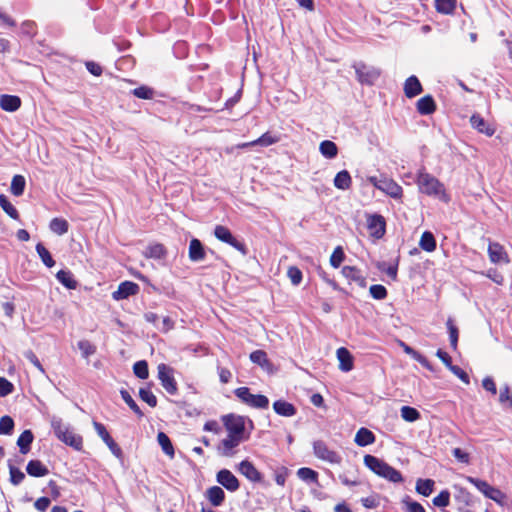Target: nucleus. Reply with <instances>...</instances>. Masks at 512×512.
Returning <instances> with one entry per match:
<instances>
[{"label": "nucleus", "mask_w": 512, "mask_h": 512, "mask_svg": "<svg viewBox=\"0 0 512 512\" xmlns=\"http://www.w3.org/2000/svg\"><path fill=\"white\" fill-rule=\"evenodd\" d=\"M363 462L368 469L379 477L393 483H400L403 481V476L400 471L396 470L394 467L376 456L367 454L364 456Z\"/></svg>", "instance_id": "obj_1"}, {"label": "nucleus", "mask_w": 512, "mask_h": 512, "mask_svg": "<svg viewBox=\"0 0 512 512\" xmlns=\"http://www.w3.org/2000/svg\"><path fill=\"white\" fill-rule=\"evenodd\" d=\"M51 427L55 436L66 445L80 451L83 447V439L74 433L69 425L65 424L60 417L51 418Z\"/></svg>", "instance_id": "obj_2"}, {"label": "nucleus", "mask_w": 512, "mask_h": 512, "mask_svg": "<svg viewBox=\"0 0 512 512\" xmlns=\"http://www.w3.org/2000/svg\"><path fill=\"white\" fill-rule=\"evenodd\" d=\"M417 184L420 191L429 196L442 198L445 196L443 184L431 174L420 171L417 177Z\"/></svg>", "instance_id": "obj_3"}, {"label": "nucleus", "mask_w": 512, "mask_h": 512, "mask_svg": "<svg viewBox=\"0 0 512 512\" xmlns=\"http://www.w3.org/2000/svg\"><path fill=\"white\" fill-rule=\"evenodd\" d=\"M243 403L256 409H266L269 406V399L265 395H254L248 387H239L234 391Z\"/></svg>", "instance_id": "obj_4"}, {"label": "nucleus", "mask_w": 512, "mask_h": 512, "mask_svg": "<svg viewBox=\"0 0 512 512\" xmlns=\"http://www.w3.org/2000/svg\"><path fill=\"white\" fill-rule=\"evenodd\" d=\"M355 69L357 80L361 84L373 85L381 75L380 69L366 65L363 62H357L353 65Z\"/></svg>", "instance_id": "obj_5"}, {"label": "nucleus", "mask_w": 512, "mask_h": 512, "mask_svg": "<svg viewBox=\"0 0 512 512\" xmlns=\"http://www.w3.org/2000/svg\"><path fill=\"white\" fill-rule=\"evenodd\" d=\"M214 236L219 241L224 242V243L229 244L230 246L234 247L243 256H246L248 254V249H247L245 243L237 240L227 227H225L223 225H217L214 228Z\"/></svg>", "instance_id": "obj_6"}, {"label": "nucleus", "mask_w": 512, "mask_h": 512, "mask_svg": "<svg viewBox=\"0 0 512 512\" xmlns=\"http://www.w3.org/2000/svg\"><path fill=\"white\" fill-rule=\"evenodd\" d=\"M158 379L161 382L162 387L170 395H175L178 391L177 383L174 378V370L170 366L161 363L157 367Z\"/></svg>", "instance_id": "obj_7"}, {"label": "nucleus", "mask_w": 512, "mask_h": 512, "mask_svg": "<svg viewBox=\"0 0 512 512\" xmlns=\"http://www.w3.org/2000/svg\"><path fill=\"white\" fill-rule=\"evenodd\" d=\"M313 453L318 459L331 464H340L342 461L340 454L329 449L327 444L322 440H316L313 442Z\"/></svg>", "instance_id": "obj_8"}, {"label": "nucleus", "mask_w": 512, "mask_h": 512, "mask_svg": "<svg viewBox=\"0 0 512 512\" xmlns=\"http://www.w3.org/2000/svg\"><path fill=\"white\" fill-rule=\"evenodd\" d=\"M223 421L228 435L244 440L245 418L243 416L229 414L223 418Z\"/></svg>", "instance_id": "obj_9"}, {"label": "nucleus", "mask_w": 512, "mask_h": 512, "mask_svg": "<svg viewBox=\"0 0 512 512\" xmlns=\"http://www.w3.org/2000/svg\"><path fill=\"white\" fill-rule=\"evenodd\" d=\"M467 481L473 484L480 492L485 495V497L495 502L501 501L503 493L499 489L491 486L488 482L471 476L467 477Z\"/></svg>", "instance_id": "obj_10"}, {"label": "nucleus", "mask_w": 512, "mask_h": 512, "mask_svg": "<svg viewBox=\"0 0 512 512\" xmlns=\"http://www.w3.org/2000/svg\"><path fill=\"white\" fill-rule=\"evenodd\" d=\"M367 223L371 236L377 239H380L384 236L386 232V222L382 215L374 214L369 216Z\"/></svg>", "instance_id": "obj_11"}, {"label": "nucleus", "mask_w": 512, "mask_h": 512, "mask_svg": "<svg viewBox=\"0 0 512 512\" xmlns=\"http://www.w3.org/2000/svg\"><path fill=\"white\" fill-rule=\"evenodd\" d=\"M243 441L240 437L230 436L223 439L217 447L218 454L223 457H232L235 455V448Z\"/></svg>", "instance_id": "obj_12"}, {"label": "nucleus", "mask_w": 512, "mask_h": 512, "mask_svg": "<svg viewBox=\"0 0 512 512\" xmlns=\"http://www.w3.org/2000/svg\"><path fill=\"white\" fill-rule=\"evenodd\" d=\"M379 190L394 199H401L403 196L402 187L391 178L381 177Z\"/></svg>", "instance_id": "obj_13"}, {"label": "nucleus", "mask_w": 512, "mask_h": 512, "mask_svg": "<svg viewBox=\"0 0 512 512\" xmlns=\"http://www.w3.org/2000/svg\"><path fill=\"white\" fill-rule=\"evenodd\" d=\"M139 290L138 284L132 281H124L121 282L118 289L112 293V298L117 301L127 299L130 296L138 294Z\"/></svg>", "instance_id": "obj_14"}, {"label": "nucleus", "mask_w": 512, "mask_h": 512, "mask_svg": "<svg viewBox=\"0 0 512 512\" xmlns=\"http://www.w3.org/2000/svg\"><path fill=\"white\" fill-rule=\"evenodd\" d=\"M217 482L225 487L228 491L234 492L239 489L240 483L235 475L227 470L222 469L217 473Z\"/></svg>", "instance_id": "obj_15"}, {"label": "nucleus", "mask_w": 512, "mask_h": 512, "mask_svg": "<svg viewBox=\"0 0 512 512\" xmlns=\"http://www.w3.org/2000/svg\"><path fill=\"white\" fill-rule=\"evenodd\" d=\"M488 255L492 263H509V257L504 247L498 242H489Z\"/></svg>", "instance_id": "obj_16"}, {"label": "nucleus", "mask_w": 512, "mask_h": 512, "mask_svg": "<svg viewBox=\"0 0 512 512\" xmlns=\"http://www.w3.org/2000/svg\"><path fill=\"white\" fill-rule=\"evenodd\" d=\"M238 471L251 482H261L262 474L257 470L254 464L248 460L239 463Z\"/></svg>", "instance_id": "obj_17"}, {"label": "nucleus", "mask_w": 512, "mask_h": 512, "mask_svg": "<svg viewBox=\"0 0 512 512\" xmlns=\"http://www.w3.org/2000/svg\"><path fill=\"white\" fill-rule=\"evenodd\" d=\"M339 361V369L343 372H349L354 367L353 356L350 351L345 347H340L336 352Z\"/></svg>", "instance_id": "obj_18"}, {"label": "nucleus", "mask_w": 512, "mask_h": 512, "mask_svg": "<svg viewBox=\"0 0 512 512\" xmlns=\"http://www.w3.org/2000/svg\"><path fill=\"white\" fill-rule=\"evenodd\" d=\"M470 123L474 129L487 136H492L495 133V128L479 114H473Z\"/></svg>", "instance_id": "obj_19"}, {"label": "nucleus", "mask_w": 512, "mask_h": 512, "mask_svg": "<svg viewBox=\"0 0 512 512\" xmlns=\"http://www.w3.org/2000/svg\"><path fill=\"white\" fill-rule=\"evenodd\" d=\"M341 273L349 281L355 282L362 288L366 287V278L358 268L354 266H344Z\"/></svg>", "instance_id": "obj_20"}, {"label": "nucleus", "mask_w": 512, "mask_h": 512, "mask_svg": "<svg viewBox=\"0 0 512 512\" xmlns=\"http://www.w3.org/2000/svg\"><path fill=\"white\" fill-rule=\"evenodd\" d=\"M423 91V87L419 79L412 75L408 77L404 83V94L407 98H414Z\"/></svg>", "instance_id": "obj_21"}, {"label": "nucleus", "mask_w": 512, "mask_h": 512, "mask_svg": "<svg viewBox=\"0 0 512 512\" xmlns=\"http://www.w3.org/2000/svg\"><path fill=\"white\" fill-rule=\"evenodd\" d=\"M436 103L431 95H425L416 103L417 112L421 115H430L436 111Z\"/></svg>", "instance_id": "obj_22"}, {"label": "nucleus", "mask_w": 512, "mask_h": 512, "mask_svg": "<svg viewBox=\"0 0 512 512\" xmlns=\"http://www.w3.org/2000/svg\"><path fill=\"white\" fill-rule=\"evenodd\" d=\"M206 256V252L202 242L199 239L193 238L189 244V259L192 262L202 261Z\"/></svg>", "instance_id": "obj_23"}, {"label": "nucleus", "mask_w": 512, "mask_h": 512, "mask_svg": "<svg viewBox=\"0 0 512 512\" xmlns=\"http://www.w3.org/2000/svg\"><path fill=\"white\" fill-rule=\"evenodd\" d=\"M21 106V99L16 95L4 94L0 96V107L7 112H15Z\"/></svg>", "instance_id": "obj_24"}, {"label": "nucleus", "mask_w": 512, "mask_h": 512, "mask_svg": "<svg viewBox=\"0 0 512 512\" xmlns=\"http://www.w3.org/2000/svg\"><path fill=\"white\" fill-rule=\"evenodd\" d=\"M250 360L259 365L263 370L267 372L273 371V364L267 357V353L263 350H255L250 354Z\"/></svg>", "instance_id": "obj_25"}, {"label": "nucleus", "mask_w": 512, "mask_h": 512, "mask_svg": "<svg viewBox=\"0 0 512 512\" xmlns=\"http://www.w3.org/2000/svg\"><path fill=\"white\" fill-rule=\"evenodd\" d=\"M273 409L276 414L283 417H293L297 413L296 407L285 400H276L273 403Z\"/></svg>", "instance_id": "obj_26"}, {"label": "nucleus", "mask_w": 512, "mask_h": 512, "mask_svg": "<svg viewBox=\"0 0 512 512\" xmlns=\"http://www.w3.org/2000/svg\"><path fill=\"white\" fill-rule=\"evenodd\" d=\"M375 440L376 437L374 433L365 427H361L357 431L354 439L355 443L360 447L371 445L375 442Z\"/></svg>", "instance_id": "obj_27"}, {"label": "nucleus", "mask_w": 512, "mask_h": 512, "mask_svg": "<svg viewBox=\"0 0 512 512\" xmlns=\"http://www.w3.org/2000/svg\"><path fill=\"white\" fill-rule=\"evenodd\" d=\"M26 471L32 477H44L49 473L48 468L40 460H30Z\"/></svg>", "instance_id": "obj_28"}, {"label": "nucleus", "mask_w": 512, "mask_h": 512, "mask_svg": "<svg viewBox=\"0 0 512 512\" xmlns=\"http://www.w3.org/2000/svg\"><path fill=\"white\" fill-rule=\"evenodd\" d=\"M34 435L31 430H24L17 440V446L22 454H27L31 449Z\"/></svg>", "instance_id": "obj_29"}, {"label": "nucleus", "mask_w": 512, "mask_h": 512, "mask_svg": "<svg viewBox=\"0 0 512 512\" xmlns=\"http://www.w3.org/2000/svg\"><path fill=\"white\" fill-rule=\"evenodd\" d=\"M206 496L213 506H220L225 499V493L219 486H212L207 489Z\"/></svg>", "instance_id": "obj_30"}, {"label": "nucleus", "mask_w": 512, "mask_h": 512, "mask_svg": "<svg viewBox=\"0 0 512 512\" xmlns=\"http://www.w3.org/2000/svg\"><path fill=\"white\" fill-rule=\"evenodd\" d=\"M57 280L68 289H76L77 281L74 278L73 273L70 270H60L56 274Z\"/></svg>", "instance_id": "obj_31"}, {"label": "nucleus", "mask_w": 512, "mask_h": 512, "mask_svg": "<svg viewBox=\"0 0 512 512\" xmlns=\"http://www.w3.org/2000/svg\"><path fill=\"white\" fill-rule=\"evenodd\" d=\"M333 182L336 188L348 190L351 187L352 179L347 170H342L336 174Z\"/></svg>", "instance_id": "obj_32"}, {"label": "nucleus", "mask_w": 512, "mask_h": 512, "mask_svg": "<svg viewBox=\"0 0 512 512\" xmlns=\"http://www.w3.org/2000/svg\"><path fill=\"white\" fill-rule=\"evenodd\" d=\"M320 153L327 159H334L338 154L337 145L330 140H324L319 145Z\"/></svg>", "instance_id": "obj_33"}, {"label": "nucleus", "mask_w": 512, "mask_h": 512, "mask_svg": "<svg viewBox=\"0 0 512 512\" xmlns=\"http://www.w3.org/2000/svg\"><path fill=\"white\" fill-rule=\"evenodd\" d=\"M157 441L162 448V451L169 456L171 459L175 456V451L170 438L164 432H159L157 435Z\"/></svg>", "instance_id": "obj_34"}, {"label": "nucleus", "mask_w": 512, "mask_h": 512, "mask_svg": "<svg viewBox=\"0 0 512 512\" xmlns=\"http://www.w3.org/2000/svg\"><path fill=\"white\" fill-rule=\"evenodd\" d=\"M419 246L426 252H433L436 249V240L430 231L422 233Z\"/></svg>", "instance_id": "obj_35"}, {"label": "nucleus", "mask_w": 512, "mask_h": 512, "mask_svg": "<svg viewBox=\"0 0 512 512\" xmlns=\"http://www.w3.org/2000/svg\"><path fill=\"white\" fill-rule=\"evenodd\" d=\"M435 482L432 479H418L416 482V492L428 497L434 490Z\"/></svg>", "instance_id": "obj_36"}, {"label": "nucleus", "mask_w": 512, "mask_h": 512, "mask_svg": "<svg viewBox=\"0 0 512 512\" xmlns=\"http://www.w3.org/2000/svg\"><path fill=\"white\" fill-rule=\"evenodd\" d=\"M120 395H121V398L123 399V401L137 415V417L139 419L144 417L143 411L140 409L138 404L135 402V400L132 398V396L130 395V393L127 390L121 389Z\"/></svg>", "instance_id": "obj_37"}, {"label": "nucleus", "mask_w": 512, "mask_h": 512, "mask_svg": "<svg viewBox=\"0 0 512 512\" xmlns=\"http://www.w3.org/2000/svg\"><path fill=\"white\" fill-rule=\"evenodd\" d=\"M26 180L22 175H14L11 181L10 190L14 196H21L24 193Z\"/></svg>", "instance_id": "obj_38"}, {"label": "nucleus", "mask_w": 512, "mask_h": 512, "mask_svg": "<svg viewBox=\"0 0 512 512\" xmlns=\"http://www.w3.org/2000/svg\"><path fill=\"white\" fill-rule=\"evenodd\" d=\"M145 257L153 259H162L166 255V249L164 245L156 243L147 247L144 252Z\"/></svg>", "instance_id": "obj_39"}, {"label": "nucleus", "mask_w": 512, "mask_h": 512, "mask_svg": "<svg viewBox=\"0 0 512 512\" xmlns=\"http://www.w3.org/2000/svg\"><path fill=\"white\" fill-rule=\"evenodd\" d=\"M49 228L52 232L63 235L68 232L69 224L65 219L56 217L50 221Z\"/></svg>", "instance_id": "obj_40"}, {"label": "nucleus", "mask_w": 512, "mask_h": 512, "mask_svg": "<svg viewBox=\"0 0 512 512\" xmlns=\"http://www.w3.org/2000/svg\"><path fill=\"white\" fill-rule=\"evenodd\" d=\"M437 12L442 14H452L456 8V0H435Z\"/></svg>", "instance_id": "obj_41"}, {"label": "nucleus", "mask_w": 512, "mask_h": 512, "mask_svg": "<svg viewBox=\"0 0 512 512\" xmlns=\"http://www.w3.org/2000/svg\"><path fill=\"white\" fill-rule=\"evenodd\" d=\"M36 252L38 253L40 259L42 260L43 264L47 266L48 268H51L55 265V261L53 257L51 256L50 252L45 248V246L42 243H38L36 245Z\"/></svg>", "instance_id": "obj_42"}, {"label": "nucleus", "mask_w": 512, "mask_h": 512, "mask_svg": "<svg viewBox=\"0 0 512 512\" xmlns=\"http://www.w3.org/2000/svg\"><path fill=\"white\" fill-rule=\"evenodd\" d=\"M446 326H447L448 333H449L450 345L453 350H456L457 344H458L459 330H458L457 326L454 324L453 319L450 317L448 318V320L446 322Z\"/></svg>", "instance_id": "obj_43"}, {"label": "nucleus", "mask_w": 512, "mask_h": 512, "mask_svg": "<svg viewBox=\"0 0 512 512\" xmlns=\"http://www.w3.org/2000/svg\"><path fill=\"white\" fill-rule=\"evenodd\" d=\"M0 207L7 213L12 219L18 220L19 213L17 209L11 204L7 196L4 194L0 195Z\"/></svg>", "instance_id": "obj_44"}, {"label": "nucleus", "mask_w": 512, "mask_h": 512, "mask_svg": "<svg viewBox=\"0 0 512 512\" xmlns=\"http://www.w3.org/2000/svg\"><path fill=\"white\" fill-rule=\"evenodd\" d=\"M280 141V137L273 135L270 132L264 133L258 139L251 141V144L260 145L262 147H268Z\"/></svg>", "instance_id": "obj_45"}, {"label": "nucleus", "mask_w": 512, "mask_h": 512, "mask_svg": "<svg viewBox=\"0 0 512 512\" xmlns=\"http://www.w3.org/2000/svg\"><path fill=\"white\" fill-rule=\"evenodd\" d=\"M400 412L401 417L407 422H415L421 417L420 412L411 406H403Z\"/></svg>", "instance_id": "obj_46"}, {"label": "nucleus", "mask_w": 512, "mask_h": 512, "mask_svg": "<svg viewBox=\"0 0 512 512\" xmlns=\"http://www.w3.org/2000/svg\"><path fill=\"white\" fill-rule=\"evenodd\" d=\"M297 476L303 480V481H306V482H317L318 480V473L311 469V468H308V467H302L300 469H298L297 471Z\"/></svg>", "instance_id": "obj_47"}, {"label": "nucleus", "mask_w": 512, "mask_h": 512, "mask_svg": "<svg viewBox=\"0 0 512 512\" xmlns=\"http://www.w3.org/2000/svg\"><path fill=\"white\" fill-rule=\"evenodd\" d=\"M134 374L140 379H147L149 376L148 363L145 360L137 361L133 365Z\"/></svg>", "instance_id": "obj_48"}, {"label": "nucleus", "mask_w": 512, "mask_h": 512, "mask_svg": "<svg viewBox=\"0 0 512 512\" xmlns=\"http://www.w3.org/2000/svg\"><path fill=\"white\" fill-rule=\"evenodd\" d=\"M139 397L142 401L146 402L150 407L157 406V398L149 388H140Z\"/></svg>", "instance_id": "obj_49"}, {"label": "nucleus", "mask_w": 512, "mask_h": 512, "mask_svg": "<svg viewBox=\"0 0 512 512\" xmlns=\"http://www.w3.org/2000/svg\"><path fill=\"white\" fill-rule=\"evenodd\" d=\"M79 350L84 358H88L96 353V346L88 340H80L77 343Z\"/></svg>", "instance_id": "obj_50"}, {"label": "nucleus", "mask_w": 512, "mask_h": 512, "mask_svg": "<svg viewBox=\"0 0 512 512\" xmlns=\"http://www.w3.org/2000/svg\"><path fill=\"white\" fill-rule=\"evenodd\" d=\"M14 428V420L10 416H2L0 418V434L9 435Z\"/></svg>", "instance_id": "obj_51"}, {"label": "nucleus", "mask_w": 512, "mask_h": 512, "mask_svg": "<svg viewBox=\"0 0 512 512\" xmlns=\"http://www.w3.org/2000/svg\"><path fill=\"white\" fill-rule=\"evenodd\" d=\"M432 502L436 507H447L450 503V492L448 490H442L436 497L433 498Z\"/></svg>", "instance_id": "obj_52"}, {"label": "nucleus", "mask_w": 512, "mask_h": 512, "mask_svg": "<svg viewBox=\"0 0 512 512\" xmlns=\"http://www.w3.org/2000/svg\"><path fill=\"white\" fill-rule=\"evenodd\" d=\"M9 473L10 482L15 486L19 485L25 478V474L12 464H9Z\"/></svg>", "instance_id": "obj_53"}, {"label": "nucleus", "mask_w": 512, "mask_h": 512, "mask_svg": "<svg viewBox=\"0 0 512 512\" xmlns=\"http://www.w3.org/2000/svg\"><path fill=\"white\" fill-rule=\"evenodd\" d=\"M344 258H345V254H344V251H343L342 247L341 246H337L334 249V251H333V253H332L331 257H330V264H331V266L334 267V268L340 267V265L343 262Z\"/></svg>", "instance_id": "obj_54"}, {"label": "nucleus", "mask_w": 512, "mask_h": 512, "mask_svg": "<svg viewBox=\"0 0 512 512\" xmlns=\"http://www.w3.org/2000/svg\"><path fill=\"white\" fill-rule=\"evenodd\" d=\"M369 292L376 300H383L387 297V289L381 284H374L370 286Z\"/></svg>", "instance_id": "obj_55"}, {"label": "nucleus", "mask_w": 512, "mask_h": 512, "mask_svg": "<svg viewBox=\"0 0 512 512\" xmlns=\"http://www.w3.org/2000/svg\"><path fill=\"white\" fill-rule=\"evenodd\" d=\"M132 94L140 99H152L154 91L148 86H140L132 90Z\"/></svg>", "instance_id": "obj_56"}, {"label": "nucleus", "mask_w": 512, "mask_h": 512, "mask_svg": "<svg viewBox=\"0 0 512 512\" xmlns=\"http://www.w3.org/2000/svg\"><path fill=\"white\" fill-rule=\"evenodd\" d=\"M287 276L294 286H298L302 281V272L296 266H290L287 270Z\"/></svg>", "instance_id": "obj_57"}, {"label": "nucleus", "mask_w": 512, "mask_h": 512, "mask_svg": "<svg viewBox=\"0 0 512 512\" xmlns=\"http://www.w3.org/2000/svg\"><path fill=\"white\" fill-rule=\"evenodd\" d=\"M499 402L501 404L508 402V406L512 409V392L507 384L500 389Z\"/></svg>", "instance_id": "obj_58"}, {"label": "nucleus", "mask_w": 512, "mask_h": 512, "mask_svg": "<svg viewBox=\"0 0 512 512\" xmlns=\"http://www.w3.org/2000/svg\"><path fill=\"white\" fill-rule=\"evenodd\" d=\"M455 500L462 503L464 506H470L472 503L471 494L464 488L458 489V493L455 495Z\"/></svg>", "instance_id": "obj_59"}, {"label": "nucleus", "mask_w": 512, "mask_h": 512, "mask_svg": "<svg viewBox=\"0 0 512 512\" xmlns=\"http://www.w3.org/2000/svg\"><path fill=\"white\" fill-rule=\"evenodd\" d=\"M14 391V385L4 377L0 376V397H5Z\"/></svg>", "instance_id": "obj_60"}, {"label": "nucleus", "mask_w": 512, "mask_h": 512, "mask_svg": "<svg viewBox=\"0 0 512 512\" xmlns=\"http://www.w3.org/2000/svg\"><path fill=\"white\" fill-rule=\"evenodd\" d=\"M93 427L104 443L112 438L109 432L107 431L106 427L102 423L93 421Z\"/></svg>", "instance_id": "obj_61"}, {"label": "nucleus", "mask_w": 512, "mask_h": 512, "mask_svg": "<svg viewBox=\"0 0 512 512\" xmlns=\"http://www.w3.org/2000/svg\"><path fill=\"white\" fill-rule=\"evenodd\" d=\"M448 369L455 376H457L461 381H463L465 384H469L470 383V379H469L468 374L463 369H461L459 366L451 365Z\"/></svg>", "instance_id": "obj_62"}, {"label": "nucleus", "mask_w": 512, "mask_h": 512, "mask_svg": "<svg viewBox=\"0 0 512 512\" xmlns=\"http://www.w3.org/2000/svg\"><path fill=\"white\" fill-rule=\"evenodd\" d=\"M105 444L108 446L109 450L111 451V453L121 459L123 457V451L122 449L119 447V445L114 441L113 438H111L110 440L106 441Z\"/></svg>", "instance_id": "obj_63"}, {"label": "nucleus", "mask_w": 512, "mask_h": 512, "mask_svg": "<svg viewBox=\"0 0 512 512\" xmlns=\"http://www.w3.org/2000/svg\"><path fill=\"white\" fill-rule=\"evenodd\" d=\"M404 503L407 505V512H426L424 507L416 501L404 500Z\"/></svg>", "instance_id": "obj_64"}]
</instances>
